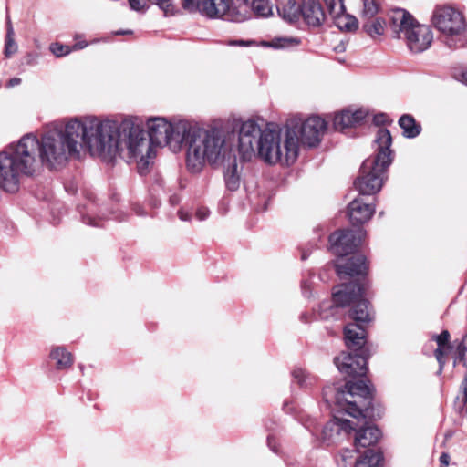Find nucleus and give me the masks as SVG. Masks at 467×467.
Wrapping results in <instances>:
<instances>
[{
	"instance_id": "f257e3e1",
	"label": "nucleus",
	"mask_w": 467,
	"mask_h": 467,
	"mask_svg": "<svg viewBox=\"0 0 467 467\" xmlns=\"http://www.w3.org/2000/svg\"><path fill=\"white\" fill-rule=\"evenodd\" d=\"M114 122L117 126L116 139L119 141L118 154L125 147L130 158L140 157V168L146 167L148 160L155 156L153 145H187V166L193 172L201 171L205 161L217 162L223 155L224 140L218 130H186L183 128L181 131L164 118H152L147 121L148 141L144 129L133 119H124L120 124Z\"/></svg>"
},
{
	"instance_id": "f03ea898",
	"label": "nucleus",
	"mask_w": 467,
	"mask_h": 467,
	"mask_svg": "<svg viewBox=\"0 0 467 467\" xmlns=\"http://www.w3.org/2000/svg\"><path fill=\"white\" fill-rule=\"evenodd\" d=\"M285 140L284 142L285 153L280 145V130L273 124H268L262 130L254 120L244 122L239 131L238 150L244 161H250L252 157L258 156L269 164L281 163L287 165L294 163L298 155V146L317 147L327 130V122L318 116H312L302 120L301 118L293 117L286 122Z\"/></svg>"
},
{
	"instance_id": "7ed1b4c3",
	"label": "nucleus",
	"mask_w": 467,
	"mask_h": 467,
	"mask_svg": "<svg viewBox=\"0 0 467 467\" xmlns=\"http://www.w3.org/2000/svg\"><path fill=\"white\" fill-rule=\"evenodd\" d=\"M116 123L112 120L99 121L92 119L85 123L71 119L64 130L52 131L45 134L41 141L36 137L26 135L36 141L37 152L41 163L48 169H57L64 165L68 157L78 156V145H85L92 154L103 161L111 162L119 152V142L116 139Z\"/></svg>"
},
{
	"instance_id": "20e7f679",
	"label": "nucleus",
	"mask_w": 467,
	"mask_h": 467,
	"mask_svg": "<svg viewBox=\"0 0 467 467\" xmlns=\"http://www.w3.org/2000/svg\"><path fill=\"white\" fill-rule=\"evenodd\" d=\"M323 399L330 406L333 402L353 418L377 420L384 414V408L375 402V389L363 380L347 381L344 389L327 386Z\"/></svg>"
},
{
	"instance_id": "39448f33",
	"label": "nucleus",
	"mask_w": 467,
	"mask_h": 467,
	"mask_svg": "<svg viewBox=\"0 0 467 467\" xmlns=\"http://www.w3.org/2000/svg\"><path fill=\"white\" fill-rule=\"evenodd\" d=\"M375 143V155L363 161L359 175L354 181V186L362 197L375 195L381 190L394 157V151L390 150L392 136L389 130L380 129L377 131Z\"/></svg>"
},
{
	"instance_id": "423d86ee",
	"label": "nucleus",
	"mask_w": 467,
	"mask_h": 467,
	"mask_svg": "<svg viewBox=\"0 0 467 467\" xmlns=\"http://www.w3.org/2000/svg\"><path fill=\"white\" fill-rule=\"evenodd\" d=\"M37 144L34 139L22 138L11 153L0 152V188L14 193L19 189V174L32 176L38 167Z\"/></svg>"
},
{
	"instance_id": "0eeeda50",
	"label": "nucleus",
	"mask_w": 467,
	"mask_h": 467,
	"mask_svg": "<svg viewBox=\"0 0 467 467\" xmlns=\"http://www.w3.org/2000/svg\"><path fill=\"white\" fill-rule=\"evenodd\" d=\"M369 282L349 281L336 285L332 292V300L336 306H348V317L355 321H372L373 309L370 302L365 298Z\"/></svg>"
},
{
	"instance_id": "6e6552de",
	"label": "nucleus",
	"mask_w": 467,
	"mask_h": 467,
	"mask_svg": "<svg viewBox=\"0 0 467 467\" xmlns=\"http://www.w3.org/2000/svg\"><path fill=\"white\" fill-rule=\"evenodd\" d=\"M431 22L434 26L446 35L447 45L451 48L467 47V37L463 35L467 23L462 12L451 5H439L433 11Z\"/></svg>"
},
{
	"instance_id": "1a4fd4ad",
	"label": "nucleus",
	"mask_w": 467,
	"mask_h": 467,
	"mask_svg": "<svg viewBox=\"0 0 467 467\" xmlns=\"http://www.w3.org/2000/svg\"><path fill=\"white\" fill-rule=\"evenodd\" d=\"M364 236L365 232L361 228L337 230L328 237L330 251L338 258L348 256L356 253Z\"/></svg>"
},
{
	"instance_id": "9d476101",
	"label": "nucleus",
	"mask_w": 467,
	"mask_h": 467,
	"mask_svg": "<svg viewBox=\"0 0 467 467\" xmlns=\"http://www.w3.org/2000/svg\"><path fill=\"white\" fill-rule=\"evenodd\" d=\"M336 273L340 279L351 278V281L369 282L368 278L369 263L362 254H352L339 257L335 263Z\"/></svg>"
},
{
	"instance_id": "9b49d317",
	"label": "nucleus",
	"mask_w": 467,
	"mask_h": 467,
	"mask_svg": "<svg viewBox=\"0 0 467 467\" xmlns=\"http://www.w3.org/2000/svg\"><path fill=\"white\" fill-rule=\"evenodd\" d=\"M369 350L342 352L336 357L334 363L338 370L348 377H365L368 372Z\"/></svg>"
},
{
	"instance_id": "f8f14e48",
	"label": "nucleus",
	"mask_w": 467,
	"mask_h": 467,
	"mask_svg": "<svg viewBox=\"0 0 467 467\" xmlns=\"http://www.w3.org/2000/svg\"><path fill=\"white\" fill-rule=\"evenodd\" d=\"M370 322L351 320L344 327V341L348 350H369L367 346V326Z\"/></svg>"
},
{
	"instance_id": "ddd939ff",
	"label": "nucleus",
	"mask_w": 467,
	"mask_h": 467,
	"mask_svg": "<svg viewBox=\"0 0 467 467\" xmlns=\"http://www.w3.org/2000/svg\"><path fill=\"white\" fill-rule=\"evenodd\" d=\"M237 10V6L231 0H202L197 12L209 18L221 17L234 22L244 21L245 19L234 18V15H235Z\"/></svg>"
},
{
	"instance_id": "4468645a",
	"label": "nucleus",
	"mask_w": 467,
	"mask_h": 467,
	"mask_svg": "<svg viewBox=\"0 0 467 467\" xmlns=\"http://www.w3.org/2000/svg\"><path fill=\"white\" fill-rule=\"evenodd\" d=\"M402 39L412 53H421L431 47L433 34L430 26L419 23Z\"/></svg>"
},
{
	"instance_id": "2eb2a0df",
	"label": "nucleus",
	"mask_w": 467,
	"mask_h": 467,
	"mask_svg": "<svg viewBox=\"0 0 467 467\" xmlns=\"http://www.w3.org/2000/svg\"><path fill=\"white\" fill-rule=\"evenodd\" d=\"M388 16L389 26L393 37L399 39H402L412 26L419 24L414 16L403 8H394L390 10Z\"/></svg>"
},
{
	"instance_id": "dca6fc26",
	"label": "nucleus",
	"mask_w": 467,
	"mask_h": 467,
	"mask_svg": "<svg viewBox=\"0 0 467 467\" xmlns=\"http://www.w3.org/2000/svg\"><path fill=\"white\" fill-rule=\"evenodd\" d=\"M375 203L369 202L364 197L358 196L348 206V216L353 225H362L368 222L375 213Z\"/></svg>"
},
{
	"instance_id": "f3484780",
	"label": "nucleus",
	"mask_w": 467,
	"mask_h": 467,
	"mask_svg": "<svg viewBox=\"0 0 467 467\" xmlns=\"http://www.w3.org/2000/svg\"><path fill=\"white\" fill-rule=\"evenodd\" d=\"M367 115V112L363 109H357L355 111L343 109L335 114L333 127L336 130L344 132L348 129L362 125Z\"/></svg>"
},
{
	"instance_id": "a211bd4d",
	"label": "nucleus",
	"mask_w": 467,
	"mask_h": 467,
	"mask_svg": "<svg viewBox=\"0 0 467 467\" xmlns=\"http://www.w3.org/2000/svg\"><path fill=\"white\" fill-rule=\"evenodd\" d=\"M301 17L310 26L318 27L326 20V14L318 0H303Z\"/></svg>"
},
{
	"instance_id": "6ab92c4d",
	"label": "nucleus",
	"mask_w": 467,
	"mask_h": 467,
	"mask_svg": "<svg viewBox=\"0 0 467 467\" xmlns=\"http://www.w3.org/2000/svg\"><path fill=\"white\" fill-rule=\"evenodd\" d=\"M381 437V431L375 426L362 427L356 431L354 445L358 451L360 448H368L376 445Z\"/></svg>"
},
{
	"instance_id": "aec40b11",
	"label": "nucleus",
	"mask_w": 467,
	"mask_h": 467,
	"mask_svg": "<svg viewBox=\"0 0 467 467\" xmlns=\"http://www.w3.org/2000/svg\"><path fill=\"white\" fill-rule=\"evenodd\" d=\"M276 8L279 16L290 23L301 17V4L296 0H279Z\"/></svg>"
},
{
	"instance_id": "412c9836",
	"label": "nucleus",
	"mask_w": 467,
	"mask_h": 467,
	"mask_svg": "<svg viewBox=\"0 0 467 467\" xmlns=\"http://www.w3.org/2000/svg\"><path fill=\"white\" fill-rule=\"evenodd\" d=\"M49 357L56 361V368L59 370L67 369L73 365V355L65 347L54 348Z\"/></svg>"
},
{
	"instance_id": "4be33fe9",
	"label": "nucleus",
	"mask_w": 467,
	"mask_h": 467,
	"mask_svg": "<svg viewBox=\"0 0 467 467\" xmlns=\"http://www.w3.org/2000/svg\"><path fill=\"white\" fill-rule=\"evenodd\" d=\"M383 461L382 451L376 449H368L356 462L355 467H380Z\"/></svg>"
},
{
	"instance_id": "5701e85b",
	"label": "nucleus",
	"mask_w": 467,
	"mask_h": 467,
	"mask_svg": "<svg viewBox=\"0 0 467 467\" xmlns=\"http://www.w3.org/2000/svg\"><path fill=\"white\" fill-rule=\"evenodd\" d=\"M399 126L403 130V136L409 139L415 138L421 132V125L410 114H404L400 118Z\"/></svg>"
},
{
	"instance_id": "b1692460",
	"label": "nucleus",
	"mask_w": 467,
	"mask_h": 467,
	"mask_svg": "<svg viewBox=\"0 0 467 467\" xmlns=\"http://www.w3.org/2000/svg\"><path fill=\"white\" fill-rule=\"evenodd\" d=\"M435 341L437 342L438 348L434 351V356L437 361L442 365L444 363V358L451 349L450 343V333L448 330H443L440 335L435 336Z\"/></svg>"
},
{
	"instance_id": "393cba45",
	"label": "nucleus",
	"mask_w": 467,
	"mask_h": 467,
	"mask_svg": "<svg viewBox=\"0 0 467 467\" xmlns=\"http://www.w3.org/2000/svg\"><path fill=\"white\" fill-rule=\"evenodd\" d=\"M363 22V30L372 38H377L384 34L386 21L379 17L366 18Z\"/></svg>"
},
{
	"instance_id": "a878e982",
	"label": "nucleus",
	"mask_w": 467,
	"mask_h": 467,
	"mask_svg": "<svg viewBox=\"0 0 467 467\" xmlns=\"http://www.w3.org/2000/svg\"><path fill=\"white\" fill-rule=\"evenodd\" d=\"M334 19L336 26L346 32H352L358 29V20L355 16L345 15L344 13L330 16Z\"/></svg>"
},
{
	"instance_id": "bb28decb",
	"label": "nucleus",
	"mask_w": 467,
	"mask_h": 467,
	"mask_svg": "<svg viewBox=\"0 0 467 467\" xmlns=\"http://www.w3.org/2000/svg\"><path fill=\"white\" fill-rule=\"evenodd\" d=\"M225 184L228 190L236 191L240 185V177L237 173V163L234 160L224 174Z\"/></svg>"
},
{
	"instance_id": "cd10ccee",
	"label": "nucleus",
	"mask_w": 467,
	"mask_h": 467,
	"mask_svg": "<svg viewBox=\"0 0 467 467\" xmlns=\"http://www.w3.org/2000/svg\"><path fill=\"white\" fill-rule=\"evenodd\" d=\"M17 44L15 41V32L10 20L7 22V32L5 36L4 54L5 57H11L17 51Z\"/></svg>"
},
{
	"instance_id": "c85d7f7f",
	"label": "nucleus",
	"mask_w": 467,
	"mask_h": 467,
	"mask_svg": "<svg viewBox=\"0 0 467 467\" xmlns=\"http://www.w3.org/2000/svg\"><path fill=\"white\" fill-rule=\"evenodd\" d=\"M86 43H77L74 46L70 47L67 45H63L61 43L56 42L50 45L49 49L56 57H61L69 54L72 50L83 48L84 47H86Z\"/></svg>"
},
{
	"instance_id": "c756f323",
	"label": "nucleus",
	"mask_w": 467,
	"mask_h": 467,
	"mask_svg": "<svg viewBox=\"0 0 467 467\" xmlns=\"http://www.w3.org/2000/svg\"><path fill=\"white\" fill-rule=\"evenodd\" d=\"M252 10L257 16L266 17L272 14V7L268 0H252L249 11Z\"/></svg>"
},
{
	"instance_id": "7c9ffc66",
	"label": "nucleus",
	"mask_w": 467,
	"mask_h": 467,
	"mask_svg": "<svg viewBox=\"0 0 467 467\" xmlns=\"http://www.w3.org/2000/svg\"><path fill=\"white\" fill-rule=\"evenodd\" d=\"M380 0H363V11L361 17L372 18L379 11Z\"/></svg>"
},
{
	"instance_id": "2f4dec72",
	"label": "nucleus",
	"mask_w": 467,
	"mask_h": 467,
	"mask_svg": "<svg viewBox=\"0 0 467 467\" xmlns=\"http://www.w3.org/2000/svg\"><path fill=\"white\" fill-rule=\"evenodd\" d=\"M148 4L156 5L163 11L165 16H174L177 11L172 0H147Z\"/></svg>"
},
{
	"instance_id": "473e14b6",
	"label": "nucleus",
	"mask_w": 467,
	"mask_h": 467,
	"mask_svg": "<svg viewBox=\"0 0 467 467\" xmlns=\"http://www.w3.org/2000/svg\"><path fill=\"white\" fill-rule=\"evenodd\" d=\"M237 6V11L234 15L235 19H247L249 17V3L248 0H231Z\"/></svg>"
},
{
	"instance_id": "72a5a7b5",
	"label": "nucleus",
	"mask_w": 467,
	"mask_h": 467,
	"mask_svg": "<svg viewBox=\"0 0 467 467\" xmlns=\"http://www.w3.org/2000/svg\"><path fill=\"white\" fill-rule=\"evenodd\" d=\"M327 7L329 16L346 11L343 0H323Z\"/></svg>"
},
{
	"instance_id": "f704fd0d",
	"label": "nucleus",
	"mask_w": 467,
	"mask_h": 467,
	"mask_svg": "<svg viewBox=\"0 0 467 467\" xmlns=\"http://www.w3.org/2000/svg\"><path fill=\"white\" fill-rule=\"evenodd\" d=\"M292 44H298V41L293 38H275L270 42H264V46L273 48H284Z\"/></svg>"
},
{
	"instance_id": "c9c22d12",
	"label": "nucleus",
	"mask_w": 467,
	"mask_h": 467,
	"mask_svg": "<svg viewBox=\"0 0 467 467\" xmlns=\"http://www.w3.org/2000/svg\"><path fill=\"white\" fill-rule=\"evenodd\" d=\"M393 120L389 118V116L386 113H378L373 118V123L374 125L379 127L378 131L380 129H384L385 126L391 125ZM385 130H387L385 128Z\"/></svg>"
},
{
	"instance_id": "e433bc0d",
	"label": "nucleus",
	"mask_w": 467,
	"mask_h": 467,
	"mask_svg": "<svg viewBox=\"0 0 467 467\" xmlns=\"http://www.w3.org/2000/svg\"><path fill=\"white\" fill-rule=\"evenodd\" d=\"M132 10L138 12H145L149 9L150 5L147 0H128Z\"/></svg>"
},
{
	"instance_id": "4c0bfd02",
	"label": "nucleus",
	"mask_w": 467,
	"mask_h": 467,
	"mask_svg": "<svg viewBox=\"0 0 467 467\" xmlns=\"http://www.w3.org/2000/svg\"><path fill=\"white\" fill-rule=\"evenodd\" d=\"M182 6L189 13H195L200 8L201 0H181Z\"/></svg>"
},
{
	"instance_id": "58836bf2",
	"label": "nucleus",
	"mask_w": 467,
	"mask_h": 467,
	"mask_svg": "<svg viewBox=\"0 0 467 467\" xmlns=\"http://www.w3.org/2000/svg\"><path fill=\"white\" fill-rule=\"evenodd\" d=\"M335 423L340 430H343L346 432H349L351 430H354L351 421L348 420H342L335 417Z\"/></svg>"
},
{
	"instance_id": "ea45409f",
	"label": "nucleus",
	"mask_w": 467,
	"mask_h": 467,
	"mask_svg": "<svg viewBox=\"0 0 467 467\" xmlns=\"http://www.w3.org/2000/svg\"><path fill=\"white\" fill-rule=\"evenodd\" d=\"M293 376L297 379V383L299 386H303L306 379L305 371L301 368L295 369L293 371Z\"/></svg>"
},
{
	"instance_id": "a19ab883",
	"label": "nucleus",
	"mask_w": 467,
	"mask_h": 467,
	"mask_svg": "<svg viewBox=\"0 0 467 467\" xmlns=\"http://www.w3.org/2000/svg\"><path fill=\"white\" fill-rule=\"evenodd\" d=\"M440 467H448L450 462V455L446 452L441 453L440 456Z\"/></svg>"
},
{
	"instance_id": "79ce46f5",
	"label": "nucleus",
	"mask_w": 467,
	"mask_h": 467,
	"mask_svg": "<svg viewBox=\"0 0 467 467\" xmlns=\"http://www.w3.org/2000/svg\"><path fill=\"white\" fill-rule=\"evenodd\" d=\"M461 388L463 391L462 400H463L464 403H467V374L465 375V377L462 382Z\"/></svg>"
},
{
	"instance_id": "37998d69",
	"label": "nucleus",
	"mask_w": 467,
	"mask_h": 467,
	"mask_svg": "<svg viewBox=\"0 0 467 467\" xmlns=\"http://www.w3.org/2000/svg\"><path fill=\"white\" fill-rule=\"evenodd\" d=\"M20 82H21V79H20V78H11V79L8 81V86H10V87H14V86H16V85L20 84Z\"/></svg>"
},
{
	"instance_id": "c03bdc74",
	"label": "nucleus",
	"mask_w": 467,
	"mask_h": 467,
	"mask_svg": "<svg viewBox=\"0 0 467 467\" xmlns=\"http://www.w3.org/2000/svg\"><path fill=\"white\" fill-rule=\"evenodd\" d=\"M231 44L239 45V46H249L250 45L249 42H245L244 40L234 41V42H232Z\"/></svg>"
},
{
	"instance_id": "a18cd8bd",
	"label": "nucleus",
	"mask_w": 467,
	"mask_h": 467,
	"mask_svg": "<svg viewBox=\"0 0 467 467\" xmlns=\"http://www.w3.org/2000/svg\"><path fill=\"white\" fill-rule=\"evenodd\" d=\"M197 216L199 217L200 220H203L206 217V213H202V211H198Z\"/></svg>"
},
{
	"instance_id": "49530a36",
	"label": "nucleus",
	"mask_w": 467,
	"mask_h": 467,
	"mask_svg": "<svg viewBox=\"0 0 467 467\" xmlns=\"http://www.w3.org/2000/svg\"><path fill=\"white\" fill-rule=\"evenodd\" d=\"M462 82L467 86V72L462 74Z\"/></svg>"
},
{
	"instance_id": "de8ad7c7",
	"label": "nucleus",
	"mask_w": 467,
	"mask_h": 467,
	"mask_svg": "<svg viewBox=\"0 0 467 467\" xmlns=\"http://www.w3.org/2000/svg\"><path fill=\"white\" fill-rule=\"evenodd\" d=\"M131 31H118L116 32V35H124V34H131Z\"/></svg>"
},
{
	"instance_id": "09e8293b",
	"label": "nucleus",
	"mask_w": 467,
	"mask_h": 467,
	"mask_svg": "<svg viewBox=\"0 0 467 467\" xmlns=\"http://www.w3.org/2000/svg\"><path fill=\"white\" fill-rule=\"evenodd\" d=\"M327 429H328V425H327V426L325 427V429H324V432H326Z\"/></svg>"
},
{
	"instance_id": "8fccbe9b",
	"label": "nucleus",
	"mask_w": 467,
	"mask_h": 467,
	"mask_svg": "<svg viewBox=\"0 0 467 467\" xmlns=\"http://www.w3.org/2000/svg\"><path fill=\"white\" fill-rule=\"evenodd\" d=\"M180 217H181V219H183L182 213H180Z\"/></svg>"
},
{
	"instance_id": "3c124183",
	"label": "nucleus",
	"mask_w": 467,
	"mask_h": 467,
	"mask_svg": "<svg viewBox=\"0 0 467 467\" xmlns=\"http://www.w3.org/2000/svg\"><path fill=\"white\" fill-rule=\"evenodd\" d=\"M270 441H271V439H270V437H268L267 441L269 444H270Z\"/></svg>"
}]
</instances>
